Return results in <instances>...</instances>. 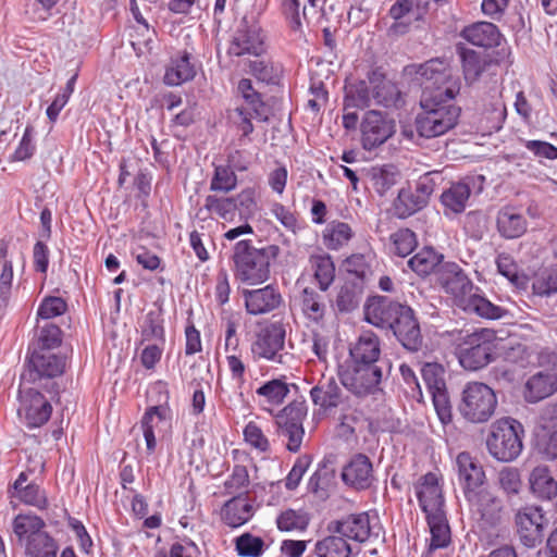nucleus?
I'll use <instances>...</instances> for the list:
<instances>
[{
  "label": "nucleus",
  "instance_id": "obj_31",
  "mask_svg": "<svg viewBox=\"0 0 557 557\" xmlns=\"http://www.w3.org/2000/svg\"><path fill=\"white\" fill-rule=\"evenodd\" d=\"M535 448L544 458H557V418L542 419L535 429Z\"/></svg>",
  "mask_w": 557,
  "mask_h": 557
},
{
  "label": "nucleus",
  "instance_id": "obj_60",
  "mask_svg": "<svg viewBox=\"0 0 557 557\" xmlns=\"http://www.w3.org/2000/svg\"><path fill=\"white\" fill-rule=\"evenodd\" d=\"M25 549L32 557H57L58 545L48 533H45L27 543Z\"/></svg>",
  "mask_w": 557,
  "mask_h": 557
},
{
  "label": "nucleus",
  "instance_id": "obj_35",
  "mask_svg": "<svg viewBox=\"0 0 557 557\" xmlns=\"http://www.w3.org/2000/svg\"><path fill=\"white\" fill-rule=\"evenodd\" d=\"M373 101L369 78L346 84L344 96V110L366 109Z\"/></svg>",
  "mask_w": 557,
  "mask_h": 557
},
{
  "label": "nucleus",
  "instance_id": "obj_58",
  "mask_svg": "<svg viewBox=\"0 0 557 557\" xmlns=\"http://www.w3.org/2000/svg\"><path fill=\"white\" fill-rule=\"evenodd\" d=\"M444 368L435 362L425 363L421 369L422 380L430 394L446 389Z\"/></svg>",
  "mask_w": 557,
  "mask_h": 557
},
{
  "label": "nucleus",
  "instance_id": "obj_22",
  "mask_svg": "<svg viewBox=\"0 0 557 557\" xmlns=\"http://www.w3.org/2000/svg\"><path fill=\"white\" fill-rule=\"evenodd\" d=\"M371 94L375 104L385 108L396 106L400 91L397 85L388 79L381 69H373L368 73Z\"/></svg>",
  "mask_w": 557,
  "mask_h": 557
},
{
  "label": "nucleus",
  "instance_id": "obj_52",
  "mask_svg": "<svg viewBox=\"0 0 557 557\" xmlns=\"http://www.w3.org/2000/svg\"><path fill=\"white\" fill-rule=\"evenodd\" d=\"M203 207L208 212L214 213L225 221H232L236 213L237 203L233 197L209 195L205 199Z\"/></svg>",
  "mask_w": 557,
  "mask_h": 557
},
{
  "label": "nucleus",
  "instance_id": "obj_46",
  "mask_svg": "<svg viewBox=\"0 0 557 557\" xmlns=\"http://www.w3.org/2000/svg\"><path fill=\"white\" fill-rule=\"evenodd\" d=\"M248 67L249 73L256 79L269 85L278 84L283 74L282 64L274 62L271 59H257L250 61Z\"/></svg>",
  "mask_w": 557,
  "mask_h": 557
},
{
  "label": "nucleus",
  "instance_id": "obj_48",
  "mask_svg": "<svg viewBox=\"0 0 557 557\" xmlns=\"http://www.w3.org/2000/svg\"><path fill=\"white\" fill-rule=\"evenodd\" d=\"M314 552L318 557H349L351 547L342 535H330L315 543Z\"/></svg>",
  "mask_w": 557,
  "mask_h": 557
},
{
  "label": "nucleus",
  "instance_id": "obj_16",
  "mask_svg": "<svg viewBox=\"0 0 557 557\" xmlns=\"http://www.w3.org/2000/svg\"><path fill=\"white\" fill-rule=\"evenodd\" d=\"M65 357L49 350H34L28 360L29 380L52 379L65 370Z\"/></svg>",
  "mask_w": 557,
  "mask_h": 557
},
{
  "label": "nucleus",
  "instance_id": "obj_27",
  "mask_svg": "<svg viewBox=\"0 0 557 557\" xmlns=\"http://www.w3.org/2000/svg\"><path fill=\"white\" fill-rule=\"evenodd\" d=\"M170 420L171 410L168 406H152L145 411L140 421V428L149 454H152L157 446L156 430L159 429L161 423H169Z\"/></svg>",
  "mask_w": 557,
  "mask_h": 557
},
{
  "label": "nucleus",
  "instance_id": "obj_9",
  "mask_svg": "<svg viewBox=\"0 0 557 557\" xmlns=\"http://www.w3.org/2000/svg\"><path fill=\"white\" fill-rule=\"evenodd\" d=\"M383 377L381 364H356L352 368L339 371L341 383L352 394L363 397L381 391Z\"/></svg>",
  "mask_w": 557,
  "mask_h": 557
},
{
  "label": "nucleus",
  "instance_id": "obj_29",
  "mask_svg": "<svg viewBox=\"0 0 557 557\" xmlns=\"http://www.w3.org/2000/svg\"><path fill=\"white\" fill-rule=\"evenodd\" d=\"M472 507L480 515L481 519L487 524L494 525L500 519L502 502L492 493L484 490L471 492V495H465Z\"/></svg>",
  "mask_w": 557,
  "mask_h": 557
},
{
  "label": "nucleus",
  "instance_id": "obj_51",
  "mask_svg": "<svg viewBox=\"0 0 557 557\" xmlns=\"http://www.w3.org/2000/svg\"><path fill=\"white\" fill-rule=\"evenodd\" d=\"M497 270L499 274L506 277L515 287L525 289L528 286V277L519 271L517 263L507 253H500L496 259Z\"/></svg>",
  "mask_w": 557,
  "mask_h": 557
},
{
  "label": "nucleus",
  "instance_id": "obj_12",
  "mask_svg": "<svg viewBox=\"0 0 557 557\" xmlns=\"http://www.w3.org/2000/svg\"><path fill=\"white\" fill-rule=\"evenodd\" d=\"M265 51L264 35L257 22L242 20L232 36L227 53L234 57L255 55L260 57Z\"/></svg>",
  "mask_w": 557,
  "mask_h": 557
},
{
  "label": "nucleus",
  "instance_id": "obj_42",
  "mask_svg": "<svg viewBox=\"0 0 557 557\" xmlns=\"http://www.w3.org/2000/svg\"><path fill=\"white\" fill-rule=\"evenodd\" d=\"M426 520L431 532L429 550L433 552L448 546L450 543V529L445 511L426 516Z\"/></svg>",
  "mask_w": 557,
  "mask_h": 557
},
{
  "label": "nucleus",
  "instance_id": "obj_38",
  "mask_svg": "<svg viewBox=\"0 0 557 557\" xmlns=\"http://www.w3.org/2000/svg\"><path fill=\"white\" fill-rule=\"evenodd\" d=\"M12 527L18 541L25 543V545L37 537V535L46 533L44 531V520L30 513L17 515L13 520Z\"/></svg>",
  "mask_w": 557,
  "mask_h": 557
},
{
  "label": "nucleus",
  "instance_id": "obj_54",
  "mask_svg": "<svg viewBox=\"0 0 557 557\" xmlns=\"http://www.w3.org/2000/svg\"><path fill=\"white\" fill-rule=\"evenodd\" d=\"M310 518L305 511L286 509L276 517L277 529L284 532L304 531L309 524Z\"/></svg>",
  "mask_w": 557,
  "mask_h": 557
},
{
  "label": "nucleus",
  "instance_id": "obj_53",
  "mask_svg": "<svg viewBox=\"0 0 557 557\" xmlns=\"http://www.w3.org/2000/svg\"><path fill=\"white\" fill-rule=\"evenodd\" d=\"M12 497H15L23 504L35 507L41 511L46 510L49 506L46 491L36 483L26 484L24 488L12 494Z\"/></svg>",
  "mask_w": 557,
  "mask_h": 557
},
{
  "label": "nucleus",
  "instance_id": "obj_62",
  "mask_svg": "<svg viewBox=\"0 0 557 557\" xmlns=\"http://www.w3.org/2000/svg\"><path fill=\"white\" fill-rule=\"evenodd\" d=\"M506 106L500 97L494 98L483 113V119L486 120V128L492 131H499L506 120Z\"/></svg>",
  "mask_w": 557,
  "mask_h": 557
},
{
  "label": "nucleus",
  "instance_id": "obj_18",
  "mask_svg": "<svg viewBox=\"0 0 557 557\" xmlns=\"http://www.w3.org/2000/svg\"><path fill=\"white\" fill-rule=\"evenodd\" d=\"M246 311L251 315L269 313L280 307L282 295L273 285L242 292Z\"/></svg>",
  "mask_w": 557,
  "mask_h": 557
},
{
  "label": "nucleus",
  "instance_id": "obj_20",
  "mask_svg": "<svg viewBox=\"0 0 557 557\" xmlns=\"http://www.w3.org/2000/svg\"><path fill=\"white\" fill-rule=\"evenodd\" d=\"M344 483L356 490L369 488L373 481V466L368 456L357 454L344 466L342 470Z\"/></svg>",
  "mask_w": 557,
  "mask_h": 557
},
{
  "label": "nucleus",
  "instance_id": "obj_4",
  "mask_svg": "<svg viewBox=\"0 0 557 557\" xmlns=\"http://www.w3.org/2000/svg\"><path fill=\"white\" fill-rule=\"evenodd\" d=\"M523 425L518 420L502 418L492 424L486 440L487 450L498 461H513L523 449Z\"/></svg>",
  "mask_w": 557,
  "mask_h": 557
},
{
  "label": "nucleus",
  "instance_id": "obj_34",
  "mask_svg": "<svg viewBox=\"0 0 557 557\" xmlns=\"http://www.w3.org/2000/svg\"><path fill=\"white\" fill-rule=\"evenodd\" d=\"M190 54L183 52L171 59L164 74V84L178 86L193 79L196 75L195 65L190 61Z\"/></svg>",
  "mask_w": 557,
  "mask_h": 557
},
{
  "label": "nucleus",
  "instance_id": "obj_37",
  "mask_svg": "<svg viewBox=\"0 0 557 557\" xmlns=\"http://www.w3.org/2000/svg\"><path fill=\"white\" fill-rule=\"evenodd\" d=\"M529 481L531 491L537 498L549 500L557 495V481L546 466L535 467Z\"/></svg>",
  "mask_w": 557,
  "mask_h": 557
},
{
  "label": "nucleus",
  "instance_id": "obj_14",
  "mask_svg": "<svg viewBox=\"0 0 557 557\" xmlns=\"http://www.w3.org/2000/svg\"><path fill=\"white\" fill-rule=\"evenodd\" d=\"M330 530L347 540L363 543L371 536H379L380 525L372 522L368 512H360L332 522Z\"/></svg>",
  "mask_w": 557,
  "mask_h": 557
},
{
  "label": "nucleus",
  "instance_id": "obj_11",
  "mask_svg": "<svg viewBox=\"0 0 557 557\" xmlns=\"http://www.w3.org/2000/svg\"><path fill=\"white\" fill-rule=\"evenodd\" d=\"M395 132V121L387 113L369 110L360 123L361 145L364 150H373L386 143Z\"/></svg>",
  "mask_w": 557,
  "mask_h": 557
},
{
  "label": "nucleus",
  "instance_id": "obj_64",
  "mask_svg": "<svg viewBox=\"0 0 557 557\" xmlns=\"http://www.w3.org/2000/svg\"><path fill=\"white\" fill-rule=\"evenodd\" d=\"M243 435L245 442L256 450L260 453L270 450V441L256 422L249 421L243 430Z\"/></svg>",
  "mask_w": 557,
  "mask_h": 557
},
{
  "label": "nucleus",
  "instance_id": "obj_8",
  "mask_svg": "<svg viewBox=\"0 0 557 557\" xmlns=\"http://www.w3.org/2000/svg\"><path fill=\"white\" fill-rule=\"evenodd\" d=\"M497 406L494 391L484 383H468L462 392L459 406L461 414L472 423H483L491 419Z\"/></svg>",
  "mask_w": 557,
  "mask_h": 557
},
{
  "label": "nucleus",
  "instance_id": "obj_5",
  "mask_svg": "<svg viewBox=\"0 0 557 557\" xmlns=\"http://www.w3.org/2000/svg\"><path fill=\"white\" fill-rule=\"evenodd\" d=\"M497 345L496 333L481 329L462 338L456 347V356L463 369L476 371L493 361Z\"/></svg>",
  "mask_w": 557,
  "mask_h": 557
},
{
  "label": "nucleus",
  "instance_id": "obj_15",
  "mask_svg": "<svg viewBox=\"0 0 557 557\" xmlns=\"http://www.w3.org/2000/svg\"><path fill=\"white\" fill-rule=\"evenodd\" d=\"M544 513L540 507L527 506L516 515L517 533L527 547H535L544 536Z\"/></svg>",
  "mask_w": 557,
  "mask_h": 557
},
{
  "label": "nucleus",
  "instance_id": "obj_24",
  "mask_svg": "<svg viewBox=\"0 0 557 557\" xmlns=\"http://www.w3.org/2000/svg\"><path fill=\"white\" fill-rule=\"evenodd\" d=\"M380 355V338L372 331H363L350 348V356L356 364H381Z\"/></svg>",
  "mask_w": 557,
  "mask_h": 557
},
{
  "label": "nucleus",
  "instance_id": "obj_30",
  "mask_svg": "<svg viewBox=\"0 0 557 557\" xmlns=\"http://www.w3.org/2000/svg\"><path fill=\"white\" fill-rule=\"evenodd\" d=\"M460 35L469 44L482 48L498 46L500 40L497 26L490 22H478L466 26Z\"/></svg>",
  "mask_w": 557,
  "mask_h": 557
},
{
  "label": "nucleus",
  "instance_id": "obj_21",
  "mask_svg": "<svg viewBox=\"0 0 557 557\" xmlns=\"http://www.w3.org/2000/svg\"><path fill=\"white\" fill-rule=\"evenodd\" d=\"M474 185V177H466L453 183L442 193L441 203L444 207V214L446 216L459 214L466 210Z\"/></svg>",
  "mask_w": 557,
  "mask_h": 557
},
{
  "label": "nucleus",
  "instance_id": "obj_28",
  "mask_svg": "<svg viewBox=\"0 0 557 557\" xmlns=\"http://www.w3.org/2000/svg\"><path fill=\"white\" fill-rule=\"evenodd\" d=\"M417 497L426 516L444 512V498L435 474L424 475Z\"/></svg>",
  "mask_w": 557,
  "mask_h": 557
},
{
  "label": "nucleus",
  "instance_id": "obj_3",
  "mask_svg": "<svg viewBox=\"0 0 557 557\" xmlns=\"http://www.w3.org/2000/svg\"><path fill=\"white\" fill-rule=\"evenodd\" d=\"M278 247L270 245L256 248L250 240H239L234 246L235 277L243 284L259 285L270 277V258L276 257Z\"/></svg>",
  "mask_w": 557,
  "mask_h": 557
},
{
  "label": "nucleus",
  "instance_id": "obj_50",
  "mask_svg": "<svg viewBox=\"0 0 557 557\" xmlns=\"http://www.w3.org/2000/svg\"><path fill=\"white\" fill-rule=\"evenodd\" d=\"M442 256L433 248H423L409 259L408 265L418 275L424 276L432 273L441 263Z\"/></svg>",
  "mask_w": 557,
  "mask_h": 557
},
{
  "label": "nucleus",
  "instance_id": "obj_32",
  "mask_svg": "<svg viewBox=\"0 0 557 557\" xmlns=\"http://www.w3.org/2000/svg\"><path fill=\"white\" fill-rule=\"evenodd\" d=\"M253 516V507L249 500L237 495L227 500L221 510V517L225 524L238 528L248 522Z\"/></svg>",
  "mask_w": 557,
  "mask_h": 557
},
{
  "label": "nucleus",
  "instance_id": "obj_59",
  "mask_svg": "<svg viewBox=\"0 0 557 557\" xmlns=\"http://www.w3.org/2000/svg\"><path fill=\"white\" fill-rule=\"evenodd\" d=\"M60 0H26L24 13L29 21L45 22L52 15V10Z\"/></svg>",
  "mask_w": 557,
  "mask_h": 557
},
{
  "label": "nucleus",
  "instance_id": "obj_2",
  "mask_svg": "<svg viewBox=\"0 0 557 557\" xmlns=\"http://www.w3.org/2000/svg\"><path fill=\"white\" fill-rule=\"evenodd\" d=\"M438 284L454 297L455 304L463 311L481 318L496 320L506 314L503 307L492 304L481 295L459 264L446 262L437 269Z\"/></svg>",
  "mask_w": 557,
  "mask_h": 557
},
{
  "label": "nucleus",
  "instance_id": "obj_26",
  "mask_svg": "<svg viewBox=\"0 0 557 557\" xmlns=\"http://www.w3.org/2000/svg\"><path fill=\"white\" fill-rule=\"evenodd\" d=\"M557 391V374L553 371H540L528 379L524 385V398L528 403L541 401Z\"/></svg>",
  "mask_w": 557,
  "mask_h": 557
},
{
  "label": "nucleus",
  "instance_id": "obj_25",
  "mask_svg": "<svg viewBox=\"0 0 557 557\" xmlns=\"http://www.w3.org/2000/svg\"><path fill=\"white\" fill-rule=\"evenodd\" d=\"M289 394V384L283 379H273L264 382L256 389L260 408L273 413L275 408L281 406Z\"/></svg>",
  "mask_w": 557,
  "mask_h": 557
},
{
  "label": "nucleus",
  "instance_id": "obj_40",
  "mask_svg": "<svg viewBox=\"0 0 557 557\" xmlns=\"http://www.w3.org/2000/svg\"><path fill=\"white\" fill-rule=\"evenodd\" d=\"M428 205L420 195L410 188H401L394 201V214L399 219H406L417 213Z\"/></svg>",
  "mask_w": 557,
  "mask_h": 557
},
{
  "label": "nucleus",
  "instance_id": "obj_1",
  "mask_svg": "<svg viewBox=\"0 0 557 557\" xmlns=\"http://www.w3.org/2000/svg\"><path fill=\"white\" fill-rule=\"evenodd\" d=\"M416 73L423 79L422 111L416 117L417 132L424 138L442 136L455 127L460 114V109L453 103L460 91V79L441 59L419 64Z\"/></svg>",
  "mask_w": 557,
  "mask_h": 557
},
{
  "label": "nucleus",
  "instance_id": "obj_63",
  "mask_svg": "<svg viewBox=\"0 0 557 557\" xmlns=\"http://www.w3.org/2000/svg\"><path fill=\"white\" fill-rule=\"evenodd\" d=\"M236 550L243 557H259L263 553L264 542L261 537L244 533L235 541Z\"/></svg>",
  "mask_w": 557,
  "mask_h": 557
},
{
  "label": "nucleus",
  "instance_id": "obj_10",
  "mask_svg": "<svg viewBox=\"0 0 557 557\" xmlns=\"http://www.w3.org/2000/svg\"><path fill=\"white\" fill-rule=\"evenodd\" d=\"M307 407L304 403H290L275 416L280 436L287 438L286 448L296 453L300 449L305 435L304 420Z\"/></svg>",
  "mask_w": 557,
  "mask_h": 557
},
{
  "label": "nucleus",
  "instance_id": "obj_56",
  "mask_svg": "<svg viewBox=\"0 0 557 557\" xmlns=\"http://www.w3.org/2000/svg\"><path fill=\"white\" fill-rule=\"evenodd\" d=\"M375 261V255L372 251L366 253H354L346 259V268L349 273H354L362 281L371 275V268Z\"/></svg>",
  "mask_w": 557,
  "mask_h": 557
},
{
  "label": "nucleus",
  "instance_id": "obj_61",
  "mask_svg": "<svg viewBox=\"0 0 557 557\" xmlns=\"http://www.w3.org/2000/svg\"><path fill=\"white\" fill-rule=\"evenodd\" d=\"M62 343L61 329L52 323L39 327L37 348L35 350H49L58 348Z\"/></svg>",
  "mask_w": 557,
  "mask_h": 557
},
{
  "label": "nucleus",
  "instance_id": "obj_49",
  "mask_svg": "<svg viewBox=\"0 0 557 557\" xmlns=\"http://www.w3.org/2000/svg\"><path fill=\"white\" fill-rule=\"evenodd\" d=\"M354 236L349 224L341 221L330 222L323 231L324 245L331 250L345 246Z\"/></svg>",
  "mask_w": 557,
  "mask_h": 557
},
{
  "label": "nucleus",
  "instance_id": "obj_13",
  "mask_svg": "<svg viewBox=\"0 0 557 557\" xmlns=\"http://www.w3.org/2000/svg\"><path fill=\"white\" fill-rule=\"evenodd\" d=\"M18 400L17 414L27 428H40L49 420L52 406L40 392L33 388L21 389Z\"/></svg>",
  "mask_w": 557,
  "mask_h": 557
},
{
  "label": "nucleus",
  "instance_id": "obj_47",
  "mask_svg": "<svg viewBox=\"0 0 557 557\" xmlns=\"http://www.w3.org/2000/svg\"><path fill=\"white\" fill-rule=\"evenodd\" d=\"M368 176L373 189L383 196L396 184L398 172L394 165L385 164L372 166Z\"/></svg>",
  "mask_w": 557,
  "mask_h": 557
},
{
  "label": "nucleus",
  "instance_id": "obj_17",
  "mask_svg": "<svg viewBox=\"0 0 557 557\" xmlns=\"http://www.w3.org/2000/svg\"><path fill=\"white\" fill-rule=\"evenodd\" d=\"M455 467L458 482L465 495L481 488L485 482V472L476 458L469 453L462 451L457 455Z\"/></svg>",
  "mask_w": 557,
  "mask_h": 557
},
{
  "label": "nucleus",
  "instance_id": "obj_36",
  "mask_svg": "<svg viewBox=\"0 0 557 557\" xmlns=\"http://www.w3.org/2000/svg\"><path fill=\"white\" fill-rule=\"evenodd\" d=\"M497 230L505 238H518L527 231V220L516 209L503 208L497 215Z\"/></svg>",
  "mask_w": 557,
  "mask_h": 557
},
{
  "label": "nucleus",
  "instance_id": "obj_43",
  "mask_svg": "<svg viewBox=\"0 0 557 557\" xmlns=\"http://www.w3.org/2000/svg\"><path fill=\"white\" fill-rule=\"evenodd\" d=\"M141 342L165 344L164 319L159 310H150L140 324Z\"/></svg>",
  "mask_w": 557,
  "mask_h": 557
},
{
  "label": "nucleus",
  "instance_id": "obj_19",
  "mask_svg": "<svg viewBox=\"0 0 557 557\" xmlns=\"http://www.w3.org/2000/svg\"><path fill=\"white\" fill-rule=\"evenodd\" d=\"M406 307L387 298L379 297L367 304L366 320L374 326L392 330Z\"/></svg>",
  "mask_w": 557,
  "mask_h": 557
},
{
  "label": "nucleus",
  "instance_id": "obj_33",
  "mask_svg": "<svg viewBox=\"0 0 557 557\" xmlns=\"http://www.w3.org/2000/svg\"><path fill=\"white\" fill-rule=\"evenodd\" d=\"M314 405L327 410L339 406L343 400L342 389L333 376L321 380L310 391Z\"/></svg>",
  "mask_w": 557,
  "mask_h": 557
},
{
  "label": "nucleus",
  "instance_id": "obj_57",
  "mask_svg": "<svg viewBox=\"0 0 557 557\" xmlns=\"http://www.w3.org/2000/svg\"><path fill=\"white\" fill-rule=\"evenodd\" d=\"M393 252L399 257H407L417 247V236L409 228H400L391 235Z\"/></svg>",
  "mask_w": 557,
  "mask_h": 557
},
{
  "label": "nucleus",
  "instance_id": "obj_44",
  "mask_svg": "<svg viewBox=\"0 0 557 557\" xmlns=\"http://www.w3.org/2000/svg\"><path fill=\"white\" fill-rule=\"evenodd\" d=\"M313 277L321 292H326L335 278V265L329 255H314L310 257Z\"/></svg>",
  "mask_w": 557,
  "mask_h": 557
},
{
  "label": "nucleus",
  "instance_id": "obj_39",
  "mask_svg": "<svg viewBox=\"0 0 557 557\" xmlns=\"http://www.w3.org/2000/svg\"><path fill=\"white\" fill-rule=\"evenodd\" d=\"M300 308L307 319L319 323L326 313L325 298L314 288L305 287L300 294Z\"/></svg>",
  "mask_w": 557,
  "mask_h": 557
},
{
  "label": "nucleus",
  "instance_id": "obj_41",
  "mask_svg": "<svg viewBox=\"0 0 557 557\" xmlns=\"http://www.w3.org/2000/svg\"><path fill=\"white\" fill-rule=\"evenodd\" d=\"M457 53L462 65L466 82L469 84L475 82L485 69V59L480 52L466 48L462 45L457 46Z\"/></svg>",
  "mask_w": 557,
  "mask_h": 557
},
{
  "label": "nucleus",
  "instance_id": "obj_7",
  "mask_svg": "<svg viewBox=\"0 0 557 557\" xmlns=\"http://www.w3.org/2000/svg\"><path fill=\"white\" fill-rule=\"evenodd\" d=\"M285 337L286 331L282 323L270 322L261 325L250 345L252 358L284 364L288 357L285 351Z\"/></svg>",
  "mask_w": 557,
  "mask_h": 557
},
{
  "label": "nucleus",
  "instance_id": "obj_23",
  "mask_svg": "<svg viewBox=\"0 0 557 557\" xmlns=\"http://www.w3.org/2000/svg\"><path fill=\"white\" fill-rule=\"evenodd\" d=\"M392 330L405 348L418 350L421 345V332L410 307L405 308Z\"/></svg>",
  "mask_w": 557,
  "mask_h": 557
},
{
  "label": "nucleus",
  "instance_id": "obj_55",
  "mask_svg": "<svg viewBox=\"0 0 557 557\" xmlns=\"http://www.w3.org/2000/svg\"><path fill=\"white\" fill-rule=\"evenodd\" d=\"M532 289L537 296L557 293V265L541 270L533 280Z\"/></svg>",
  "mask_w": 557,
  "mask_h": 557
},
{
  "label": "nucleus",
  "instance_id": "obj_6",
  "mask_svg": "<svg viewBox=\"0 0 557 557\" xmlns=\"http://www.w3.org/2000/svg\"><path fill=\"white\" fill-rule=\"evenodd\" d=\"M237 90L243 103L235 109L234 123L243 137H248L255 129L252 121L265 122L269 119V110L262 96L258 92L249 78L238 82Z\"/></svg>",
  "mask_w": 557,
  "mask_h": 557
},
{
  "label": "nucleus",
  "instance_id": "obj_45",
  "mask_svg": "<svg viewBox=\"0 0 557 557\" xmlns=\"http://www.w3.org/2000/svg\"><path fill=\"white\" fill-rule=\"evenodd\" d=\"M0 301L7 305L11 298L13 284V259L9 256V244L0 240Z\"/></svg>",
  "mask_w": 557,
  "mask_h": 557
}]
</instances>
